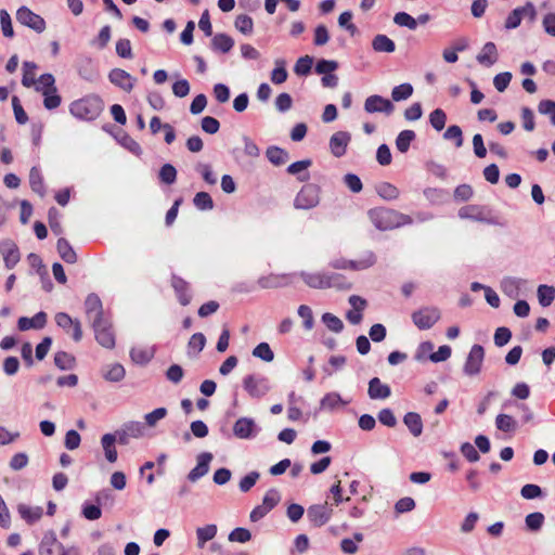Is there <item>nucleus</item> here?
<instances>
[{
  "instance_id": "nucleus-1",
  "label": "nucleus",
  "mask_w": 555,
  "mask_h": 555,
  "mask_svg": "<svg viewBox=\"0 0 555 555\" xmlns=\"http://www.w3.org/2000/svg\"><path fill=\"white\" fill-rule=\"evenodd\" d=\"M104 108V103L99 95L89 94L69 105V113L79 120H95Z\"/></svg>"
},
{
  "instance_id": "nucleus-2",
  "label": "nucleus",
  "mask_w": 555,
  "mask_h": 555,
  "mask_svg": "<svg viewBox=\"0 0 555 555\" xmlns=\"http://www.w3.org/2000/svg\"><path fill=\"white\" fill-rule=\"evenodd\" d=\"M369 217L376 229L387 231L403 224L411 223V218L392 209L374 208L369 211Z\"/></svg>"
},
{
  "instance_id": "nucleus-3",
  "label": "nucleus",
  "mask_w": 555,
  "mask_h": 555,
  "mask_svg": "<svg viewBox=\"0 0 555 555\" xmlns=\"http://www.w3.org/2000/svg\"><path fill=\"white\" fill-rule=\"evenodd\" d=\"M39 555H81L79 547L65 546L57 541L55 532L47 531L39 545Z\"/></svg>"
},
{
  "instance_id": "nucleus-4",
  "label": "nucleus",
  "mask_w": 555,
  "mask_h": 555,
  "mask_svg": "<svg viewBox=\"0 0 555 555\" xmlns=\"http://www.w3.org/2000/svg\"><path fill=\"white\" fill-rule=\"evenodd\" d=\"M320 203V188L315 184H306L297 193L294 199V207L296 209H312Z\"/></svg>"
},
{
  "instance_id": "nucleus-5",
  "label": "nucleus",
  "mask_w": 555,
  "mask_h": 555,
  "mask_svg": "<svg viewBox=\"0 0 555 555\" xmlns=\"http://www.w3.org/2000/svg\"><path fill=\"white\" fill-rule=\"evenodd\" d=\"M243 387L251 398L257 399L264 397L271 390L268 377L254 374L244 377Z\"/></svg>"
},
{
  "instance_id": "nucleus-6",
  "label": "nucleus",
  "mask_w": 555,
  "mask_h": 555,
  "mask_svg": "<svg viewBox=\"0 0 555 555\" xmlns=\"http://www.w3.org/2000/svg\"><path fill=\"white\" fill-rule=\"evenodd\" d=\"M485 359V349L480 345H474L464 363L463 372L466 376L473 377L481 372Z\"/></svg>"
},
{
  "instance_id": "nucleus-7",
  "label": "nucleus",
  "mask_w": 555,
  "mask_h": 555,
  "mask_svg": "<svg viewBox=\"0 0 555 555\" xmlns=\"http://www.w3.org/2000/svg\"><path fill=\"white\" fill-rule=\"evenodd\" d=\"M281 500L280 492L276 489H270L266 492L262 503L256 506L249 515L251 521L256 522L263 518L271 509H273Z\"/></svg>"
},
{
  "instance_id": "nucleus-8",
  "label": "nucleus",
  "mask_w": 555,
  "mask_h": 555,
  "mask_svg": "<svg viewBox=\"0 0 555 555\" xmlns=\"http://www.w3.org/2000/svg\"><path fill=\"white\" fill-rule=\"evenodd\" d=\"M92 327L94 330L95 339L102 347L107 349L115 347V335L111 322L107 319L93 321Z\"/></svg>"
},
{
  "instance_id": "nucleus-9",
  "label": "nucleus",
  "mask_w": 555,
  "mask_h": 555,
  "mask_svg": "<svg viewBox=\"0 0 555 555\" xmlns=\"http://www.w3.org/2000/svg\"><path fill=\"white\" fill-rule=\"evenodd\" d=\"M376 262V256L373 251H365L358 260H334L331 266L335 269L365 270Z\"/></svg>"
},
{
  "instance_id": "nucleus-10",
  "label": "nucleus",
  "mask_w": 555,
  "mask_h": 555,
  "mask_svg": "<svg viewBox=\"0 0 555 555\" xmlns=\"http://www.w3.org/2000/svg\"><path fill=\"white\" fill-rule=\"evenodd\" d=\"M439 319L440 311L433 307H425L412 313V321L420 330H429Z\"/></svg>"
},
{
  "instance_id": "nucleus-11",
  "label": "nucleus",
  "mask_w": 555,
  "mask_h": 555,
  "mask_svg": "<svg viewBox=\"0 0 555 555\" xmlns=\"http://www.w3.org/2000/svg\"><path fill=\"white\" fill-rule=\"evenodd\" d=\"M16 20L22 25L31 28L38 34L43 33L46 29L44 20L27 7L23 5L16 11Z\"/></svg>"
},
{
  "instance_id": "nucleus-12",
  "label": "nucleus",
  "mask_w": 555,
  "mask_h": 555,
  "mask_svg": "<svg viewBox=\"0 0 555 555\" xmlns=\"http://www.w3.org/2000/svg\"><path fill=\"white\" fill-rule=\"evenodd\" d=\"M461 219H468L477 222L494 223L489 217L490 211L487 207L481 205H466L459 209L457 212Z\"/></svg>"
},
{
  "instance_id": "nucleus-13",
  "label": "nucleus",
  "mask_w": 555,
  "mask_h": 555,
  "mask_svg": "<svg viewBox=\"0 0 555 555\" xmlns=\"http://www.w3.org/2000/svg\"><path fill=\"white\" fill-rule=\"evenodd\" d=\"M259 427L251 417H240L233 425V435L238 439H253L259 433Z\"/></svg>"
},
{
  "instance_id": "nucleus-14",
  "label": "nucleus",
  "mask_w": 555,
  "mask_h": 555,
  "mask_svg": "<svg viewBox=\"0 0 555 555\" xmlns=\"http://www.w3.org/2000/svg\"><path fill=\"white\" fill-rule=\"evenodd\" d=\"M364 111L369 114L384 113L390 115L395 111V105L390 100L374 94L365 99Z\"/></svg>"
},
{
  "instance_id": "nucleus-15",
  "label": "nucleus",
  "mask_w": 555,
  "mask_h": 555,
  "mask_svg": "<svg viewBox=\"0 0 555 555\" xmlns=\"http://www.w3.org/2000/svg\"><path fill=\"white\" fill-rule=\"evenodd\" d=\"M55 323L67 333L72 334L75 341H79L82 338L81 324L78 320H73L67 313L59 312L55 314Z\"/></svg>"
},
{
  "instance_id": "nucleus-16",
  "label": "nucleus",
  "mask_w": 555,
  "mask_h": 555,
  "mask_svg": "<svg viewBox=\"0 0 555 555\" xmlns=\"http://www.w3.org/2000/svg\"><path fill=\"white\" fill-rule=\"evenodd\" d=\"M351 141V134L347 131H337L330 138V151L334 157L340 158L346 152Z\"/></svg>"
},
{
  "instance_id": "nucleus-17",
  "label": "nucleus",
  "mask_w": 555,
  "mask_h": 555,
  "mask_svg": "<svg viewBox=\"0 0 555 555\" xmlns=\"http://www.w3.org/2000/svg\"><path fill=\"white\" fill-rule=\"evenodd\" d=\"M0 253L7 269H13L21 259L18 247L12 240H3L0 243Z\"/></svg>"
},
{
  "instance_id": "nucleus-18",
  "label": "nucleus",
  "mask_w": 555,
  "mask_h": 555,
  "mask_svg": "<svg viewBox=\"0 0 555 555\" xmlns=\"http://www.w3.org/2000/svg\"><path fill=\"white\" fill-rule=\"evenodd\" d=\"M527 281L520 278L515 276H505L500 282L501 292L509 297L511 299H516L521 294V288L526 286Z\"/></svg>"
},
{
  "instance_id": "nucleus-19",
  "label": "nucleus",
  "mask_w": 555,
  "mask_h": 555,
  "mask_svg": "<svg viewBox=\"0 0 555 555\" xmlns=\"http://www.w3.org/2000/svg\"><path fill=\"white\" fill-rule=\"evenodd\" d=\"M332 513V508L328 507L327 502H325L324 504L310 506L307 516L315 527H321L331 519Z\"/></svg>"
},
{
  "instance_id": "nucleus-20",
  "label": "nucleus",
  "mask_w": 555,
  "mask_h": 555,
  "mask_svg": "<svg viewBox=\"0 0 555 555\" xmlns=\"http://www.w3.org/2000/svg\"><path fill=\"white\" fill-rule=\"evenodd\" d=\"M108 79L113 85L126 92H130L137 81L128 72L120 68L112 69L108 74Z\"/></svg>"
},
{
  "instance_id": "nucleus-21",
  "label": "nucleus",
  "mask_w": 555,
  "mask_h": 555,
  "mask_svg": "<svg viewBox=\"0 0 555 555\" xmlns=\"http://www.w3.org/2000/svg\"><path fill=\"white\" fill-rule=\"evenodd\" d=\"M212 454L210 452H203L196 456V466L191 469L188 475V479L191 482H196L198 479L207 475L209 472V465L212 461Z\"/></svg>"
},
{
  "instance_id": "nucleus-22",
  "label": "nucleus",
  "mask_w": 555,
  "mask_h": 555,
  "mask_svg": "<svg viewBox=\"0 0 555 555\" xmlns=\"http://www.w3.org/2000/svg\"><path fill=\"white\" fill-rule=\"evenodd\" d=\"M86 314L89 321H101L104 318L103 307L100 297L95 294H89L85 300Z\"/></svg>"
},
{
  "instance_id": "nucleus-23",
  "label": "nucleus",
  "mask_w": 555,
  "mask_h": 555,
  "mask_svg": "<svg viewBox=\"0 0 555 555\" xmlns=\"http://www.w3.org/2000/svg\"><path fill=\"white\" fill-rule=\"evenodd\" d=\"M47 324V313L40 311L36 313L33 318L21 317L17 321V327L20 331H28V330H41Z\"/></svg>"
},
{
  "instance_id": "nucleus-24",
  "label": "nucleus",
  "mask_w": 555,
  "mask_h": 555,
  "mask_svg": "<svg viewBox=\"0 0 555 555\" xmlns=\"http://www.w3.org/2000/svg\"><path fill=\"white\" fill-rule=\"evenodd\" d=\"M476 60L479 64L486 67H490L495 64L499 60L496 46L491 41L485 43L480 52L477 54Z\"/></svg>"
},
{
  "instance_id": "nucleus-25",
  "label": "nucleus",
  "mask_w": 555,
  "mask_h": 555,
  "mask_svg": "<svg viewBox=\"0 0 555 555\" xmlns=\"http://www.w3.org/2000/svg\"><path fill=\"white\" fill-rule=\"evenodd\" d=\"M17 513L28 525H33L41 519L43 508L41 506H31L25 503H20L17 505Z\"/></svg>"
},
{
  "instance_id": "nucleus-26",
  "label": "nucleus",
  "mask_w": 555,
  "mask_h": 555,
  "mask_svg": "<svg viewBox=\"0 0 555 555\" xmlns=\"http://www.w3.org/2000/svg\"><path fill=\"white\" fill-rule=\"evenodd\" d=\"M117 435L104 434L101 437V447L104 451L105 459L109 463H115L118 459V452L116 449Z\"/></svg>"
},
{
  "instance_id": "nucleus-27",
  "label": "nucleus",
  "mask_w": 555,
  "mask_h": 555,
  "mask_svg": "<svg viewBox=\"0 0 555 555\" xmlns=\"http://www.w3.org/2000/svg\"><path fill=\"white\" fill-rule=\"evenodd\" d=\"M369 397L373 400L387 399L391 395L390 387L383 384L378 377H373L369 382Z\"/></svg>"
},
{
  "instance_id": "nucleus-28",
  "label": "nucleus",
  "mask_w": 555,
  "mask_h": 555,
  "mask_svg": "<svg viewBox=\"0 0 555 555\" xmlns=\"http://www.w3.org/2000/svg\"><path fill=\"white\" fill-rule=\"evenodd\" d=\"M289 274H270L268 276H261L258 280V284L262 288H278L291 284Z\"/></svg>"
},
{
  "instance_id": "nucleus-29",
  "label": "nucleus",
  "mask_w": 555,
  "mask_h": 555,
  "mask_svg": "<svg viewBox=\"0 0 555 555\" xmlns=\"http://www.w3.org/2000/svg\"><path fill=\"white\" fill-rule=\"evenodd\" d=\"M126 370L120 363H109L102 367V376L105 380L118 383L125 378Z\"/></svg>"
},
{
  "instance_id": "nucleus-30",
  "label": "nucleus",
  "mask_w": 555,
  "mask_h": 555,
  "mask_svg": "<svg viewBox=\"0 0 555 555\" xmlns=\"http://www.w3.org/2000/svg\"><path fill=\"white\" fill-rule=\"evenodd\" d=\"M299 275L309 287L322 289L328 286L325 272L308 273L302 271Z\"/></svg>"
},
{
  "instance_id": "nucleus-31",
  "label": "nucleus",
  "mask_w": 555,
  "mask_h": 555,
  "mask_svg": "<svg viewBox=\"0 0 555 555\" xmlns=\"http://www.w3.org/2000/svg\"><path fill=\"white\" fill-rule=\"evenodd\" d=\"M311 165H312V162L310 159H304V160L295 162V163L291 164L287 167V172L289 175L297 176V179L300 182H305V181H308L309 178H310V175L307 171V169Z\"/></svg>"
},
{
  "instance_id": "nucleus-32",
  "label": "nucleus",
  "mask_w": 555,
  "mask_h": 555,
  "mask_svg": "<svg viewBox=\"0 0 555 555\" xmlns=\"http://www.w3.org/2000/svg\"><path fill=\"white\" fill-rule=\"evenodd\" d=\"M29 185L31 190L37 193L40 197L46 195V186L43 177L39 167L34 166L29 171Z\"/></svg>"
},
{
  "instance_id": "nucleus-33",
  "label": "nucleus",
  "mask_w": 555,
  "mask_h": 555,
  "mask_svg": "<svg viewBox=\"0 0 555 555\" xmlns=\"http://www.w3.org/2000/svg\"><path fill=\"white\" fill-rule=\"evenodd\" d=\"M348 402L344 401L339 393L328 392L320 401V409L324 411H334L345 406Z\"/></svg>"
},
{
  "instance_id": "nucleus-34",
  "label": "nucleus",
  "mask_w": 555,
  "mask_h": 555,
  "mask_svg": "<svg viewBox=\"0 0 555 555\" xmlns=\"http://www.w3.org/2000/svg\"><path fill=\"white\" fill-rule=\"evenodd\" d=\"M218 532V528L214 524L198 527L196 529L197 547L203 548L208 541H211Z\"/></svg>"
},
{
  "instance_id": "nucleus-35",
  "label": "nucleus",
  "mask_w": 555,
  "mask_h": 555,
  "mask_svg": "<svg viewBox=\"0 0 555 555\" xmlns=\"http://www.w3.org/2000/svg\"><path fill=\"white\" fill-rule=\"evenodd\" d=\"M234 47V40L227 34H216L211 39V48L221 53H228Z\"/></svg>"
},
{
  "instance_id": "nucleus-36",
  "label": "nucleus",
  "mask_w": 555,
  "mask_h": 555,
  "mask_svg": "<svg viewBox=\"0 0 555 555\" xmlns=\"http://www.w3.org/2000/svg\"><path fill=\"white\" fill-rule=\"evenodd\" d=\"M403 423L414 437H418L423 433V422L420 414L408 412L403 417Z\"/></svg>"
},
{
  "instance_id": "nucleus-37",
  "label": "nucleus",
  "mask_w": 555,
  "mask_h": 555,
  "mask_svg": "<svg viewBox=\"0 0 555 555\" xmlns=\"http://www.w3.org/2000/svg\"><path fill=\"white\" fill-rule=\"evenodd\" d=\"M266 156L268 160L274 166H282L289 158L287 151L279 146H269L266 151Z\"/></svg>"
},
{
  "instance_id": "nucleus-38",
  "label": "nucleus",
  "mask_w": 555,
  "mask_h": 555,
  "mask_svg": "<svg viewBox=\"0 0 555 555\" xmlns=\"http://www.w3.org/2000/svg\"><path fill=\"white\" fill-rule=\"evenodd\" d=\"M372 48L376 52L392 53L396 50V44L386 35H376L373 38Z\"/></svg>"
},
{
  "instance_id": "nucleus-39",
  "label": "nucleus",
  "mask_w": 555,
  "mask_h": 555,
  "mask_svg": "<svg viewBox=\"0 0 555 555\" xmlns=\"http://www.w3.org/2000/svg\"><path fill=\"white\" fill-rule=\"evenodd\" d=\"M37 92H40L42 95L50 92L56 91L55 79L52 74H43L37 80L36 83L33 85Z\"/></svg>"
},
{
  "instance_id": "nucleus-40",
  "label": "nucleus",
  "mask_w": 555,
  "mask_h": 555,
  "mask_svg": "<svg viewBox=\"0 0 555 555\" xmlns=\"http://www.w3.org/2000/svg\"><path fill=\"white\" fill-rule=\"evenodd\" d=\"M153 357V348L134 347L130 350L131 360L140 365L149 363Z\"/></svg>"
},
{
  "instance_id": "nucleus-41",
  "label": "nucleus",
  "mask_w": 555,
  "mask_h": 555,
  "mask_svg": "<svg viewBox=\"0 0 555 555\" xmlns=\"http://www.w3.org/2000/svg\"><path fill=\"white\" fill-rule=\"evenodd\" d=\"M57 253L60 257L67 263H75L77 261V255L68 241L60 238L56 244Z\"/></svg>"
},
{
  "instance_id": "nucleus-42",
  "label": "nucleus",
  "mask_w": 555,
  "mask_h": 555,
  "mask_svg": "<svg viewBox=\"0 0 555 555\" xmlns=\"http://www.w3.org/2000/svg\"><path fill=\"white\" fill-rule=\"evenodd\" d=\"M172 287L175 288V291L177 293L180 304L182 306L189 305L191 301V296L188 293V283L178 276H173L172 278Z\"/></svg>"
},
{
  "instance_id": "nucleus-43",
  "label": "nucleus",
  "mask_w": 555,
  "mask_h": 555,
  "mask_svg": "<svg viewBox=\"0 0 555 555\" xmlns=\"http://www.w3.org/2000/svg\"><path fill=\"white\" fill-rule=\"evenodd\" d=\"M78 74L88 81H93L98 77V72L93 67V62L90 57H85L79 62Z\"/></svg>"
},
{
  "instance_id": "nucleus-44",
  "label": "nucleus",
  "mask_w": 555,
  "mask_h": 555,
  "mask_svg": "<svg viewBox=\"0 0 555 555\" xmlns=\"http://www.w3.org/2000/svg\"><path fill=\"white\" fill-rule=\"evenodd\" d=\"M539 304L542 307H548L555 299V287L550 285H540L537 291Z\"/></svg>"
},
{
  "instance_id": "nucleus-45",
  "label": "nucleus",
  "mask_w": 555,
  "mask_h": 555,
  "mask_svg": "<svg viewBox=\"0 0 555 555\" xmlns=\"http://www.w3.org/2000/svg\"><path fill=\"white\" fill-rule=\"evenodd\" d=\"M495 426L501 431L512 433L517 429V422L508 414H499L495 417Z\"/></svg>"
},
{
  "instance_id": "nucleus-46",
  "label": "nucleus",
  "mask_w": 555,
  "mask_h": 555,
  "mask_svg": "<svg viewBox=\"0 0 555 555\" xmlns=\"http://www.w3.org/2000/svg\"><path fill=\"white\" fill-rule=\"evenodd\" d=\"M36 69L37 65L34 62H24L23 64V78L22 85L26 88L33 87L36 83Z\"/></svg>"
},
{
  "instance_id": "nucleus-47",
  "label": "nucleus",
  "mask_w": 555,
  "mask_h": 555,
  "mask_svg": "<svg viewBox=\"0 0 555 555\" xmlns=\"http://www.w3.org/2000/svg\"><path fill=\"white\" fill-rule=\"evenodd\" d=\"M286 62L282 59L275 60V67L271 73V81L274 85H281L287 79Z\"/></svg>"
},
{
  "instance_id": "nucleus-48",
  "label": "nucleus",
  "mask_w": 555,
  "mask_h": 555,
  "mask_svg": "<svg viewBox=\"0 0 555 555\" xmlns=\"http://www.w3.org/2000/svg\"><path fill=\"white\" fill-rule=\"evenodd\" d=\"M376 192L382 198L386 201L396 199L400 194L399 190L393 184L388 182H382L377 184Z\"/></svg>"
},
{
  "instance_id": "nucleus-49",
  "label": "nucleus",
  "mask_w": 555,
  "mask_h": 555,
  "mask_svg": "<svg viewBox=\"0 0 555 555\" xmlns=\"http://www.w3.org/2000/svg\"><path fill=\"white\" fill-rule=\"evenodd\" d=\"M415 139V132L413 130L401 131L396 139V147L399 152H408L411 142Z\"/></svg>"
},
{
  "instance_id": "nucleus-50",
  "label": "nucleus",
  "mask_w": 555,
  "mask_h": 555,
  "mask_svg": "<svg viewBox=\"0 0 555 555\" xmlns=\"http://www.w3.org/2000/svg\"><path fill=\"white\" fill-rule=\"evenodd\" d=\"M412 94L413 87L409 82L396 86L391 91V98L396 102L408 100Z\"/></svg>"
},
{
  "instance_id": "nucleus-51",
  "label": "nucleus",
  "mask_w": 555,
  "mask_h": 555,
  "mask_svg": "<svg viewBox=\"0 0 555 555\" xmlns=\"http://www.w3.org/2000/svg\"><path fill=\"white\" fill-rule=\"evenodd\" d=\"M124 429L126 430V434L129 435L131 438H142L145 435V425L141 422H127L122 425Z\"/></svg>"
},
{
  "instance_id": "nucleus-52",
  "label": "nucleus",
  "mask_w": 555,
  "mask_h": 555,
  "mask_svg": "<svg viewBox=\"0 0 555 555\" xmlns=\"http://www.w3.org/2000/svg\"><path fill=\"white\" fill-rule=\"evenodd\" d=\"M322 322L333 333H340L344 330L343 321L333 313L325 312L322 315Z\"/></svg>"
},
{
  "instance_id": "nucleus-53",
  "label": "nucleus",
  "mask_w": 555,
  "mask_h": 555,
  "mask_svg": "<svg viewBox=\"0 0 555 555\" xmlns=\"http://www.w3.org/2000/svg\"><path fill=\"white\" fill-rule=\"evenodd\" d=\"M206 338L202 333H195L191 336L188 344V352L189 354H197L205 347Z\"/></svg>"
},
{
  "instance_id": "nucleus-54",
  "label": "nucleus",
  "mask_w": 555,
  "mask_h": 555,
  "mask_svg": "<svg viewBox=\"0 0 555 555\" xmlns=\"http://www.w3.org/2000/svg\"><path fill=\"white\" fill-rule=\"evenodd\" d=\"M167 413L168 411L166 408H157L152 412L146 413L144 415L145 427H155L159 421L164 420L167 416Z\"/></svg>"
},
{
  "instance_id": "nucleus-55",
  "label": "nucleus",
  "mask_w": 555,
  "mask_h": 555,
  "mask_svg": "<svg viewBox=\"0 0 555 555\" xmlns=\"http://www.w3.org/2000/svg\"><path fill=\"white\" fill-rule=\"evenodd\" d=\"M194 206L199 210H210L214 208L211 196L207 192H198L193 198Z\"/></svg>"
},
{
  "instance_id": "nucleus-56",
  "label": "nucleus",
  "mask_w": 555,
  "mask_h": 555,
  "mask_svg": "<svg viewBox=\"0 0 555 555\" xmlns=\"http://www.w3.org/2000/svg\"><path fill=\"white\" fill-rule=\"evenodd\" d=\"M326 280L328 282L327 288L347 289L350 288V283L347 279L339 273H326Z\"/></svg>"
},
{
  "instance_id": "nucleus-57",
  "label": "nucleus",
  "mask_w": 555,
  "mask_h": 555,
  "mask_svg": "<svg viewBox=\"0 0 555 555\" xmlns=\"http://www.w3.org/2000/svg\"><path fill=\"white\" fill-rule=\"evenodd\" d=\"M75 359L65 351H59L54 356V363L60 370H69L74 366Z\"/></svg>"
},
{
  "instance_id": "nucleus-58",
  "label": "nucleus",
  "mask_w": 555,
  "mask_h": 555,
  "mask_svg": "<svg viewBox=\"0 0 555 555\" xmlns=\"http://www.w3.org/2000/svg\"><path fill=\"white\" fill-rule=\"evenodd\" d=\"M253 356L266 362H271L274 359V353L267 343L258 344L253 350Z\"/></svg>"
},
{
  "instance_id": "nucleus-59",
  "label": "nucleus",
  "mask_w": 555,
  "mask_h": 555,
  "mask_svg": "<svg viewBox=\"0 0 555 555\" xmlns=\"http://www.w3.org/2000/svg\"><path fill=\"white\" fill-rule=\"evenodd\" d=\"M298 315L302 319L304 323V328L306 331H311L314 326V319H313V313H312V310L309 306H306V305H301L298 307Z\"/></svg>"
},
{
  "instance_id": "nucleus-60",
  "label": "nucleus",
  "mask_w": 555,
  "mask_h": 555,
  "mask_svg": "<svg viewBox=\"0 0 555 555\" xmlns=\"http://www.w3.org/2000/svg\"><path fill=\"white\" fill-rule=\"evenodd\" d=\"M234 26L242 34L249 35L253 33L254 23L250 16L242 14L235 18Z\"/></svg>"
},
{
  "instance_id": "nucleus-61",
  "label": "nucleus",
  "mask_w": 555,
  "mask_h": 555,
  "mask_svg": "<svg viewBox=\"0 0 555 555\" xmlns=\"http://www.w3.org/2000/svg\"><path fill=\"white\" fill-rule=\"evenodd\" d=\"M312 64H313V59L311 56H309V55L301 56L297 60V62L294 66V72L298 76H306L310 73Z\"/></svg>"
},
{
  "instance_id": "nucleus-62",
  "label": "nucleus",
  "mask_w": 555,
  "mask_h": 555,
  "mask_svg": "<svg viewBox=\"0 0 555 555\" xmlns=\"http://www.w3.org/2000/svg\"><path fill=\"white\" fill-rule=\"evenodd\" d=\"M526 526L531 531L541 529L544 522V515L540 512L528 514L525 518Z\"/></svg>"
},
{
  "instance_id": "nucleus-63",
  "label": "nucleus",
  "mask_w": 555,
  "mask_h": 555,
  "mask_svg": "<svg viewBox=\"0 0 555 555\" xmlns=\"http://www.w3.org/2000/svg\"><path fill=\"white\" fill-rule=\"evenodd\" d=\"M447 115L441 108L434 109L429 115V121L433 128L441 131L446 126Z\"/></svg>"
},
{
  "instance_id": "nucleus-64",
  "label": "nucleus",
  "mask_w": 555,
  "mask_h": 555,
  "mask_svg": "<svg viewBox=\"0 0 555 555\" xmlns=\"http://www.w3.org/2000/svg\"><path fill=\"white\" fill-rule=\"evenodd\" d=\"M538 111L542 115L548 116L552 125L555 126V102L551 100H543L538 105Z\"/></svg>"
}]
</instances>
